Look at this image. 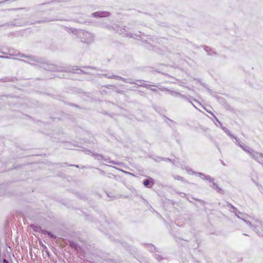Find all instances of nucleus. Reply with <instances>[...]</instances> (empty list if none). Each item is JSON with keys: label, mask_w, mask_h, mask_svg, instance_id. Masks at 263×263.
I'll use <instances>...</instances> for the list:
<instances>
[{"label": "nucleus", "mask_w": 263, "mask_h": 263, "mask_svg": "<svg viewBox=\"0 0 263 263\" xmlns=\"http://www.w3.org/2000/svg\"><path fill=\"white\" fill-rule=\"evenodd\" d=\"M236 142L237 143V144L242 148L243 151H245L246 152L248 153L250 156L255 160L257 161L258 162L262 163L261 161H260L259 160H258V156H262L263 157V155H262L261 153L254 152L253 151L251 148H250L248 146H244L241 145L239 141V140L237 138H235Z\"/></svg>", "instance_id": "1"}, {"label": "nucleus", "mask_w": 263, "mask_h": 263, "mask_svg": "<svg viewBox=\"0 0 263 263\" xmlns=\"http://www.w3.org/2000/svg\"><path fill=\"white\" fill-rule=\"evenodd\" d=\"M94 17H106L109 15V13L106 11L96 12L92 13Z\"/></svg>", "instance_id": "2"}, {"label": "nucleus", "mask_w": 263, "mask_h": 263, "mask_svg": "<svg viewBox=\"0 0 263 263\" xmlns=\"http://www.w3.org/2000/svg\"><path fill=\"white\" fill-rule=\"evenodd\" d=\"M196 174V173H195ZM197 174L199 177L203 180H208L210 182H213V178H211L210 176H206L204 174L202 173H197Z\"/></svg>", "instance_id": "3"}, {"label": "nucleus", "mask_w": 263, "mask_h": 263, "mask_svg": "<svg viewBox=\"0 0 263 263\" xmlns=\"http://www.w3.org/2000/svg\"><path fill=\"white\" fill-rule=\"evenodd\" d=\"M107 78H110V79H114V78H115V79H120V80H122V81H123L125 83H130V84H135V83L134 82L128 81L126 79H124V78H122L121 77L117 76H115V75L109 76L107 77Z\"/></svg>", "instance_id": "4"}, {"label": "nucleus", "mask_w": 263, "mask_h": 263, "mask_svg": "<svg viewBox=\"0 0 263 263\" xmlns=\"http://www.w3.org/2000/svg\"><path fill=\"white\" fill-rule=\"evenodd\" d=\"M84 34H85V35L86 36L87 39H85L84 41H83V42L88 43V42L91 41L92 35L90 33H89V32H86L84 33Z\"/></svg>", "instance_id": "5"}, {"label": "nucleus", "mask_w": 263, "mask_h": 263, "mask_svg": "<svg viewBox=\"0 0 263 263\" xmlns=\"http://www.w3.org/2000/svg\"><path fill=\"white\" fill-rule=\"evenodd\" d=\"M212 183V185H211V186L214 189H215V190H216L217 192H219V193H222L223 192V191L221 190V188L219 187L217 185V184L215 183L214 181Z\"/></svg>", "instance_id": "6"}, {"label": "nucleus", "mask_w": 263, "mask_h": 263, "mask_svg": "<svg viewBox=\"0 0 263 263\" xmlns=\"http://www.w3.org/2000/svg\"><path fill=\"white\" fill-rule=\"evenodd\" d=\"M139 82H140V83L139 84H137V83H136L135 84H136L138 86H142V87H145V88H149L150 87V85H148V84H144V83H142L141 82V81H139Z\"/></svg>", "instance_id": "7"}, {"label": "nucleus", "mask_w": 263, "mask_h": 263, "mask_svg": "<svg viewBox=\"0 0 263 263\" xmlns=\"http://www.w3.org/2000/svg\"><path fill=\"white\" fill-rule=\"evenodd\" d=\"M160 89L161 91H168V90L166 88H160ZM168 91L170 92V93L171 95H174V96L179 95L178 93L175 92V91H169V90H168Z\"/></svg>", "instance_id": "8"}, {"label": "nucleus", "mask_w": 263, "mask_h": 263, "mask_svg": "<svg viewBox=\"0 0 263 263\" xmlns=\"http://www.w3.org/2000/svg\"><path fill=\"white\" fill-rule=\"evenodd\" d=\"M242 220L246 224H247L250 227H251V228L253 227V226L251 224V222H250L249 221L243 218H242Z\"/></svg>", "instance_id": "9"}, {"label": "nucleus", "mask_w": 263, "mask_h": 263, "mask_svg": "<svg viewBox=\"0 0 263 263\" xmlns=\"http://www.w3.org/2000/svg\"><path fill=\"white\" fill-rule=\"evenodd\" d=\"M230 206L233 209V212L235 213V214H236V213H237V211H238V210L237 209V208H236L235 206H234L233 205H232L231 204H230Z\"/></svg>", "instance_id": "10"}, {"label": "nucleus", "mask_w": 263, "mask_h": 263, "mask_svg": "<svg viewBox=\"0 0 263 263\" xmlns=\"http://www.w3.org/2000/svg\"><path fill=\"white\" fill-rule=\"evenodd\" d=\"M150 182L148 180H144L143 184L145 186H148V185L149 184Z\"/></svg>", "instance_id": "11"}, {"label": "nucleus", "mask_w": 263, "mask_h": 263, "mask_svg": "<svg viewBox=\"0 0 263 263\" xmlns=\"http://www.w3.org/2000/svg\"><path fill=\"white\" fill-rule=\"evenodd\" d=\"M70 246L72 247V248H74L76 250H78V248H77V245L74 243V242H70Z\"/></svg>", "instance_id": "12"}, {"label": "nucleus", "mask_w": 263, "mask_h": 263, "mask_svg": "<svg viewBox=\"0 0 263 263\" xmlns=\"http://www.w3.org/2000/svg\"><path fill=\"white\" fill-rule=\"evenodd\" d=\"M96 158H97L98 160H102V159H103V156L100 155H97L96 156Z\"/></svg>", "instance_id": "13"}, {"label": "nucleus", "mask_w": 263, "mask_h": 263, "mask_svg": "<svg viewBox=\"0 0 263 263\" xmlns=\"http://www.w3.org/2000/svg\"><path fill=\"white\" fill-rule=\"evenodd\" d=\"M148 247H149L151 251H153L155 249V247L152 245H149Z\"/></svg>", "instance_id": "14"}, {"label": "nucleus", "mask_w": 263, "mask_h": 263, "mask_svg": "<svg viewBox=\"0 0 263 263\" xmlns=\"http://www.w3.org/2000/svg\"><path fill=\"white\" fill-rule=\"evenodd\" d=\"M224 131H225V132H226V133H227L229 135H230L231 137H233V138H235H235H236V137H235L234 136H232V135H230V133H229V130H228L227 129H224Z\"/></svg>", "instance_id": "15"}, {"label": "nucleus", "mask_w": 263, "mask_h": 263, "mask_svg": "<svg viewBox=\"0 0 263 263\" xmlns=\"http://www.w3.org/2000/svg\"><path fill=\"white\" fill-rule=\"evenodd\" d=\"M205 49L206 51L208 52V54H209V55H212V53H211V52H209V50H210V48H209V47H206L205 48Z\"/></svg>", "instance_id": "16"}, {"label": "nucleus", "mask_w": 263, "mask_h": 263, "mask_svg": "<svg viewBox=\"0 0 263 263\" xmlns=\"http://www.w3.org/2000/svg\"><path fill=\"white\" fill-rule=\"evenodd\" d=\"M175 178L176 179H178L179 180H181V181H182L183 179V177L179 176H177Z\"/></svg>", "instance_id": "17"}, {"label": "nucleus", "mask_w": 263, "mask_h": 263, "mask_svg": "<svg viewBox=\"0 0 263 263\" xmlns=\"http://www.w3.org/2000/svg\"><path fill=\"white\" fill-rule=\"evenodd\" d=\"M47 233L48 235L50 237L54 238H55V236L51 234V233L48 232Z\"/></svg>", "instance_id": "18"}, {"label": "nucleus", "mask_w": 263, "mask_h": 263, "mask_svg": "<svg viewBox=\"0 0 263 263\" xmlns=\"http://www.w3.org/2000/svg\"><path fill=\"white\" fill-rule=\"evenodd\" d=\"M156 257L157 258V259H159V260H160L161 259V257L158 255H156Z\"/></svg>", "instance_id": "19"}, {"label": "nucleus", "mask_w": 263, "mask_h": 263, "mask_svg": "<svg viewBox=\"0 0 263 263\" xmlns=\"http://www.w3.org/2000/svg\"><path fill=\"white\" fill-rule=\"evenodd\" d=\"M3 263H9V262L6 259H4L3 260Z\"/></svg>", "instance_id": "20"}, {"label": "nucleus", "mask_w": 263, "mask_h": 263, "mask_svg": "<svg viewBox=\"0 0 263 263\" xmlns=\"http://www.w3.org/2000/svg\"><path fill=\"white\" fill-rule=\"evenodd\" d=\"M151 90L154 92H156L157 91V90L156 89H154V88H151Z\"/></svg>", "instance_id": "21"}, {"label": "nucleus", "mask_w": 263, "mask_h": 263, "mask_svg": "<svg viewBox=\"0 0 263 263\" xmlns=\"http://www.w3.org/2000/svg\"><path fill=\"white\" fill-rule=\"evenodd\" d=\"M235 215H236V216L238 218H240V219H241L242 220V218H241V217H240V216H239V215H238V214H237V213H236V214H235Z\"/></svg>", "instance_id": "22"}, {"label": "nucleus", "mask_w": 263, "mask_h": 263, "mask_svg": "<svg viewBox=\"0 0 263 263\" xmlns=\"http://www.w3.org/2000/svg\"><path fill=\"white\" fill-rule=\"evenodd\" d=\"M108 162L109 163H112V164H117V163L112 161H108Z\"/></svg>", "instance_id": "23"}, {"label": "nucleus", "mask_w": 263, "mask_h": 263, "mask_svg": "<svg viewBox=\"0 0 263 263\" xmlns=\"http://www.w3.org/2000/svg\"><path fill=\"white\" fill-rule=\"evenodd\" d=\"M237 214L240 215V214H241V213L240 212L237 211Z\"/></svg>", "instance_id": "24"}, {"label": "nucleus", "mask_w": 263, "mask_h": 263, "mask_svg": "<svg viewBox=\"0 0 263 263\" xmlns=\"http://www.w3.org/2000/svg\"><path fill=\"white\" fill-rule=\"evenodd\" d=\"M19 55H20L21 57H25V55H24V54H22V55L19 54Z\"/></svg>", "instance_id": "25"}, {"label": "nucleus", "mask_w": 263, "mask_h": 263, "mask_svg": "<svg viewBox=\"0 0 263 263\" xmlns=\"http://www.w3.org/2000/svg\"><path fill=\"white\" fill-rule=\"evenodd\" d=\"M262 155H263V154L261 153ZM259 157H261L262 158H263V157L262 156H258V158Z\"/></svg>", "instance_id": "26"}, {"label": "nucleus", "mask_w": 263, "mask_h": 263, "mask_svg": "<svg viewBox=\"0 0 263 263\" xmlns=\"http://www.w3.org/2000/svg\"><path fill=\"white\" fill-rule=\"evenodd\" d=\"M0 58H6V57H3V56H1V55H0Z\"/></svg>", "instance_id": "27"}]
</instances>
